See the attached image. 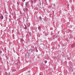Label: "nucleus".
Returning <instances> with one entry per match:
<instances>
[{"instance_id": "f257e3e1", "label": "nucleus", "mask_w": 75, "mask_h": 75, "mask_svg": "<svg viewBox=\"0 0 75 75\" xmlns=\"http://www.w3.org/2000/svg\"><path fill=\"white\" fill-rule=\"evenodd\" d=\"M28 2H27L25 3V7L28 8V6H29V5H28Z\"/></svg>"}, {"instance_id": "f03ea898", "label": "nucleus", "mask_w": 75, "mask_h": 75, "mask_svg": "<svg viewBox=\"0 0 75 75\" xmlns=\"http://www.w3.org/2000/svg\"><path fill=\"white\" fill-rule=\"evenodd\" d=\"M23 10L25 12V11L27 12L28 11V8H25L23 9Z\"/></svg>"}, {"instance_id": "7ed1b4c3", "label": "nucleus", "mask_w": 75, "mask_h": 75, "mask_svg": "<svg viewBox=\"0 0 75 75\" xmlns=\"http://www.w3.org/2000/svg\"><path fill=\"white\" fill-rule=\"evenodd\" d=\"M75 47V44H73L71 45V47L72 48H74V47Z\"/></svg>"}, {"instance_id": "20e7f679", "label": "nucleus", "mask_w": 75, "mask_h": 75, "mask_svg": "<svg viewBox=\"0 0 75 75\" xmlns=\"http://www.w3.org/2000/svg\"><path fill=\"white\" fill-rule=\"evenodd\" d=\"M24 28L25 29H27V26L25 27Z\"/></svg>"}, {"instance_id": "39448f33", "label": "nucleus", "mask_w": 75, "mask_h": 75, "mask_svg": "<svg viewBox=\"0 0 75 75\" xmlns=\"http://www.w3.org/2000/svg\"><path fill=\"white\" fill-rule=\"evenodd\" d=\"M34 49H33V50H31V52H34Z\"/></svg>"}, {"instance_id": "423d86ee", "label": "nucleus", "mask_w": 75, "mask_h": 75, "mask_svg": "<svg viewBox=\"0 0 75 75\" xmlns=\"http://www.w3.org/2000/svg\"><path fill=\"white\" fill-rule=\"evenodd\" d=\"M38 29L39 30H40V29H41V26H39V27H38Z\"/></svg>"}, {"instance_id": "0eeeda50", "label": "nucleus", "mask_w": 75, "mask_h": 75, "mask_svg": "<svg viewBox=\"0 0 75 75\" xmlns=\"http://www.w3.org/2000/svg\"><path fill=\"white\" fill-rule=\"evenodd\" d=\"M47 62V61L45 60V64H46Z\"/></svg>"}, {"instance_id": "6e6552de", "label": "nucleus", "mask_w": 75, "mask_h": 75, "mask_svg": "<svg viewBox=\"0 0 75 75\" xmlns=\"http://www.w3.org/2000/svg\"><path fill=\"white\" fill-rule=\"evenodd\" d=\"M5 75H7L8 74H7V72H5Z\"/></svg>"}, {"instance_id": "1a4fd4ad", "label": "nucleus", "mask_w": 75, "mask_h": 75, "mask_svg": "<svg viewBox=\"0 0 75 75\" xmlns=\"http://www.w3.org/2000/svg\"><path fill=\"white\" fill-rule=\"evenodd\" d=\"M21 41H24V40L22 39H21Z\"/></svg>"}, {"instance_id": "9d476101", "label": "nucleus", "mask_w": 75, "mask_h": 75, "mask_svg": "<svg viewBox=\"0 0 75 75\" xmlns=\"http://www.w3.org/2000/svg\"><path fill=\"white\" fill-rule=\"evenodd\" d=\"M28 33L30 34V36H31V33L30 32H29Z\"/></svg>"}, {"instance_id": "9b49d317", "label": "nucleus", "mask_w": 75, "mask_h": 75, "mask_svg": "<svg viewBox=\"0 0 75 75\" xmlns=\"http://www.w3.org/2000/svg\"><path fill=\"white\" fill-rule=\"evenodd\" d=\"M2 17H3V16H1L0 17V18H1V19H2Z\"/></svg>"}, {"instance_id": "f8f14e48", "label": "nucleus", "mask_w": 75, "mask_h": 75, "mask_svg": "<svg viewBox=\"0 0 75 75\" xmlns=\"http://www.w3.org/2000/svg\"><path fill=\"white\" fill-rule=\"evenodd\" d=\"M5 18H6L5 20H6V21H7V17H6Z\"/></svg>"}, {"instance_id": "ddd939ff", "label": "nucleus", "mask_w": 75, "mask_h": 75, "mask_svg": "<svg viewBox=\"0 0 75 75\" xmlns=\"http://www.w3.org/2000/svg\"><path fill=\"white\" fill-rule=\"evenodd\" d=\"M25 0H23V3H24V1H25ZM22 1H23V0H22Z\"/></svg>"}, {"instance_id": "4468645a", "label": "nucleus", "mask_w": 75, "mask_h": 75, "mask_svg": "<svg viewBox=\"0 0 75 75\" xmlns=\"http://www.w3.org/2000/svg\"><path fill=\"white\" fill-rule=\"evenodd\" d=\"M42 4H44V2L43 1H42Z\"/></svg>"}, {"instance_id": "2eb2a0df", "label": "nucleus", "mask_w": 75, "mask_h": 75, "mask_svg": "<svg viewBox=\"0 0 75 75\" xmlns=\"http://www.w3.org/2000/svg\"><path fill=\"white\" fill-rule=\"evenodd\" d=\"M24 25H25V27H27V25L25 24H24Z\"/></svg>"}, {"instance_id": "dca6fc26", "label": "nucleus", "mask_w": 75, "mask_h": 75, "mask_svg": "<svg viewBox=\"0 0 75 75\" xmlns=\"http://www.w3.org/2000/svg\"><path fill=\"white\" fill-rule=\"evenodd\" d=\"M2 59L1 58V57H0V60H1Z\"/></svg>"}, {"instance_id": "f3484780", "label": "nucleus", "mask_w": 75, "mask_h": 75, "mask_svg": "<svg viewBox=\"0 0 75 75\" xmlns=\"http://www.w3.org/2000/svg\"><path fill=\"white\" fill-rule=\"evenodd\" d=\"M31 1L32 3H33V1L32 0Z\"/></svg>"}, {"instance_id": "a211bd4d", "label": "nucleus", "mask_w": 75, "mask_h": 75, "mask_svg": "<svg viewBox=\"0 0 75 75\" xmlns=\"http://www.w3.org/2000/svg\"><path fill=\"white\" fill-rule=\"evenodd\" d=\"M31 49H30L29 50V51H30H30H31Z\"/></svg>"}, {"instance_id": "6ab92c4d", "label": "nucleus", "mask_w": 75, "mask_h": 75, "mask_svg": "<svg viewBox=\"0 0 75 75\" xmlns=\"http://www.w3.org/2000/svg\"><path fill=\"white\" fill-rule=\"evenodd\" d=\"M0 53H2V51H0Z\"/></svg>"}, {"instance_id": "aec40b11", "label": "nucleus", "mask_w": 75, "mask_h": 75, "mask_svg": "<svg viewBox=\"0 0 75 75\" xmlns=\"http://www.w3.org/2000/svg\"><path fill=\"white\" fill-rule=\"evenodd\" d=\"M26 20H26V22H27V21H27V20H28V18H27V19H26Z\"/></svg>"}, {"instance_id": "412c9836", "label": "nucleus", "mask_w": 75, "mask_h": 75, "mask_svg": "<svg viewBox=\"0 0 75 75\" xmlns=\"http://www.w3.org/2000/svg\"><path fill=\"white\" fill-rule=\"evenodd\" d=\"M11 43H10V42H9V44L10 45V44H11Z\"/></svg>"}, {"instance_id": "4be33fe9", "label": "nucleus", "mask_w": 75, "mask_h": 75, "mask_svg": "<svg viewBox=\"0 0 75 75\" xmlns=\"http://www.w3.org/2000/svg\"><path fill=\"white\" fill-rule=\"evenodd\" d=\"M2 16V18L3 19V18H4V17H3V16Z\"/></svg>"}, {"instance_id": "5701e85b", "label": "nucleus", "mask_w": 75, "mask_h": 75, "mask_svg": "<svg viewBox=\"0 0 75 75\" xmlns=\"http://www.w3.org/2000/svg\"><path fill=\"white\" fill-rule=\"evenodd\" d=\"M28 27H30V25L29 26L28 25Z\"/></svg>"}, {"instance_id": "b1692460", "label": "nucleus", "mask_w": 75, "mask_h": 75, "mask_svg": "<svg viewBox=\"0 0 75 75\" xmlns=\"http://www.w3.org/2000/svg\"><path fill=\"white\" fill-rule=\"evenodd\" d=\"M40 19H41V20H42V19L41 17H40Z\"/></svg>"}, {"instance_id": "393cba45", "label": "nucleus", "mask_w": 75, "mask_h": 75, "mask_svg": "<svg viewBox=\"0 0 75 75\" xmlns=\"http://www.w3.org/2000/svg\"><path fill=\"white\" fill-rule=\"evenodd\" d=\"M8 75H10V74H8Z\"/></svg>"}, {"instance_id": "a878e982", "label": "nucleus", "mask_w": 75, "mask_h": 75, "mask_svg": "<svg viewBox=\"0 0 75 75\" xmlns=\"http://www.w3.org/2000/svg\"><path fill=\"white\" fill-rule=\"evenodd\" d=\"M6 28H8V27H6Z\"/></svg>"}, {"instance_id": "bb28decb", "label": "nucleus", "mask_w": 75, "mask_h": 75, "mask_svg": "<svg viewBox=\"0 0 75 75\" xmlns=\"http://www.w3.org/2000/svg\"><path fill=\"white\" fill-rule=\"evenodd\" d=\"M49 7H51V6H49Z\"/></svg>"}, {"instance_id": "cd10ccee", "label": "nucleus", "mask_w": 75, "mask_h": 75, "mask_svg": "<svg viewBox=\"0 0 75 75\" xmlns=\"http://www.w3.org/2000/svg\"><path fill=\"white\" fill-rule=\"evenodd\" d=\"M54 5H55V4H54Z\"/></svg>"}, {"instance_id": "c85d7f7f", "label": "nucleus", "mask_w": 75, "mask_h": 75, "mask_svg": "<svg viewBox=\"0 0 75 75\" xmlns=\"http://www.w3.org/2000/svg\"><path fill=\"white\" fill-rule=\"evenodd\" d=\"M4 21H5V20H4Z\"/></svg>"}]
</instances>
